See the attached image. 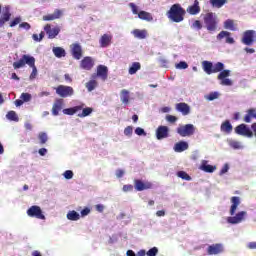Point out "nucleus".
<instances>
[{"instance_id":"1","label":"nucleus","mask_w":256,"mask_h":256,"mask_svg":"<svg viewBox=\"0 0 256 256\" xmlns=\"http://www.w3.org/2000/svg\"><path fill=\"white\" fill-rule=\"evenodd\" d=\"M26 65L32 69L29 79L30 81H33V79L37 78V66H35V57L27 54L22 55L18 61L13 62V69H21Z\"/></svg>"},{"instance_id":"2","label":"nucleus","mask_w":256,"mask_h":256,"mask_svg":"<svg viewBox=\"0 0 256 256\" xmlns=\"http://www.w3.org/2000/svg\"><path fill=\"white\" fill-rule=\"evenodd\" d=\"M186 14L187 11H185L179 3L173 4L169 11L166 12V16L170 21H173V23H181V21H184Z\"/></svg>"},{"instance_id":"3","label":"nucleus","mask_w":256,"mask_h":256,"mask_svg":"<svg viewBox=\"0 0 256 256\" xmlns=\"http://www.w3.org/2000/svg\"><path fill=\"white\" fill-rule=\"evenodd\" d=\"M202 68L207 75H213V73L223 71V69H225V64H223V62H217L213 65V62L205 60L202 62Z\"/></svg>"},{"instance_id":"4","label":"nucleus","mask_w":256,"mask_h":256,"mask_svg":"<svg viewBox=\"0 0 256 256\" xmlns=\"http://www.w3.org/2000/svg\"><path fill=\"white\" fill-rule=\"evenodd\" d=\"M241 43L243 45H247L248 47H251L253 43H256V31L255 30H246L243 33Z\"/></svg>"},{"instance_id":"5","label":"nucleus","mask_w":256,"mask_h":256,"mask_svg":"<svg viewBox=\"0 0 256 256\" xmlns=\"http://www.w3.org/2000/svg\"><path fill=\"white\" fill-rule=\"evenodd\" d=\"M204 23L208 31H215V29H217V20L215 19V13H206L204 16Z\"/></svg>"},{"instance_id":"6","label":"nucleus","mask_w":256,"mask_h":256,"mask_svg":"<svg viewBox=\"0 0 256 256\" xmlns=\"http://www.w3.org/2000/svg\"><path fill=\"white\" fill-rule=\"evenodd\" d=\"M177 133L180 137H191L195 134V126L193 124H186L177 128Z\"/></svg>"},{"instance_id":"7","label":"nucleus","mask_w":256,"mask_h":256,"mask_svg":"<svg viewBox=\"0 0 256 256\" xmlns=\"http://www.w3.org/2000/svg\"><path fill=\"white\" fill-rule=\"evenodd\" d=\"M56 93L57 95H59V97H62L63 99H65L67 97L73 96V94L75 93V90H73V87L71 86L59 85L56 88Z\"/></svg>"},{"instance_id":"8","label":"nucleus","mask_w":256,"mask_h":256,"mask_svg":"<svg viewBox=\"0 0 256 256\" xmlns=\"http://www.w3.org/2000/svg\"><path fill=\"white\" fill-rule=\"evenodd\" d=\"M28 217H35L36 219H41L42 221H45V214H43V210H41V207L34 205L31 206L27 210Z\"/></svg>"},{"instance_id":"9","label":"nucleus","mask_w":256,"mask_h":256,"mask_svg":"<svg viewBox=\"0 0 256 256\" xmlns=\"http://www.w3.org/2000/svg\"><path fill=\"white\" fill-rule=\"evenodd\" d=\"M235 133L237 135H241L242 137H253V131L249 127H247V124H240L235 127Z\"/></svg>"},{"instance_id":"10","label":"nucleus","mask_w":256,"mask_h":256,"mask_svg":"<svg viewBox=\"0 0 256 256\" xmlns=\"http://www.w3.org/2000/svg\"><path fill=\"white\" fill-rule=\"evenodd\" d=\"M134 188L136 191H147V189H153V183L141 179H134Z\"/></svg>"},{"instance_id":"11","label":"nucleus","mask_w":256,"mask_h":256,"mask_svg":"<svg viewBox=\"0 0 256 256\" xmlns=\"http://www.w3.org/2000/svg\"><path fill=\"white\" fill-rule=\"evenodd\" d=\"M109 76V68L105 65H98L96 74L92 75V79H96L100 77L102 81H107V77Z\"/></svg>"},{"instance_id":"12","label":"nucleus","mask_w":256,"mask_h":256,"mask_svg":"<svg viewBox=\"0 0 256 256\" xmlns=\"http://www.w3.org/2000/svg\"><path fill=\"white\" fill-rule=\"evenodd\" d=\"M246 216H247L246 211H240L235 216L228 217L227 221L231 225H237L239 223H242L245 220Z\"/></svg>"},{"instance_id":"13","label":"nucleus","mask_w":256,"mask_h":256,"mask_svg":"<svg viewBox=\"0 0 256 256\" xmlns=\"http://www.w3.org/2000/svg\"><path fill=\"white\" fill-rule=\"evenodd\" d=\"M95 67V60L91 56L84 57L80 62V68L84 71H91Z\"/></svg>"},{"instance_id":"14","label":"nucleus","mask_w":256,"mask_h":256,"mask_svg":"<svg viewBox=\"0 0 256 256\" xmlns=\"http://www.w3.org/2000/svg\"><path fill=\"white\" fill-rule=\"evenodd\" d=\"M71 54L74 59L79 61L83 57V48L79 43H74L70 46Z\"/></svg>"},{"instance_id":"15","label":"nucleus","mask_w":256,"mask_h":256,"mask_svg":"<svg viewBox=\"0 0 256 256\" xmlns=\"http://www.w3.org/2000/svg\"><path fill=\"white\" fill-rule=\"evenodd\" d=\"M44 31H45L46 35H48V39H55V37H57V35H59V33H61V28H59V27L51 28V25L47 24L44 27Z\"/></svg>"},{"instance_id":"16","label":"nucleus","mask_w":256,"mask_h":256,"mask_svg":"<svg viewBox=\"0 0 256 256\" xmlns=\"http://www.w3.org/2000/svg\"><path fill=\"white\" fill-rule=\"evenodd\" d=\"M169 137V127L167 126H159L156 129V139L161 141V139H167Z\"/></svg>"},{"instance_id":"17","label":"nucleus","mask_w":256,"mask_h":256,"mask_svg":"<svg viewBox=\"0 0 256 256\" xmlns=\"http://www.w3.org/2000/svg\"><path fill=\"white\" fill-rule=\"evenodd\" d=\"M186 12L189 15H199V13H201L199 0H194V3L187 7Z\"/></svg>"},{"instance_id":"18","label":"nucleus","mask_w":256,"mask_h":256,"mask_svg":"<svg viewBox=\"0 0 256 256\" xmlns=\"http://www.w3.org/2000/svg\"><path fill=\"white\" fill-rule=\"evenodd\" d=\"M223 253V244H212L207 248L208 255H219Z\"/></svg>"},{"instance_id":"19","label":"nucleus","mask_w":256,"mask_h":256,"mask_svg":"<svg viewBox=\"0 0 256 256\" xmlns=\"http://www.w3.org/2000/svg\"><path fill=\"white\" fill-rule=\"evenodd\" d=\"M222 39H226V43H228L229 45H233V43H235V39L231 37V32L221 31L217 35V40L221 41Z\"/></svg>"},{"instance_id":"20","label":"nucleus","mask_w":256,"mask_h":256,"mask_svg":"<svg viewBox=\"0 0 256 256\" xmlns=\"http://www.w3.org/2000/svg\"><path fill=\"white\" fill-rule=\"evenodd\" d=\"M63 105H64L63 99L59 98L55 100L52 106V115H54V117H57V115H59V111L63 109Z\"/></svg>"},{"instance_id":"21","label":"nucleus","mask_w":256,"mask_h":256,"mask_svg":"<svg viewBox=\"0 0 256 256\" xmlns=\"http://www.w3.org/2000/svg\"><path fill=\"white\" fill-rule=\"evenodd\" d=\"M199 169L204 173H214L217 170V166L210 165L207 160H203Z\"/></svg>"},{"instance_id":"22","label":"nucleus","mask_w":256,"mask_h":256,"mask_svg":"<svg viewBox=\"0 0 256 256\" xmlns=\"http://www.w3.org/2000/svg\"><path fill=\"white\" fill-rule=\"evenodd\" d=\"M232 205L230 207V215H235V211H237V208L239 205H241V198L239 196H233L230 199Z\"/></svg>"},{"instance_id":"23","label":"nucleus","mask_w":256,"mask_h":256,"mask_svg":"<svg viewBox=\"0 0 256 256\" xmlns=\"http://www.w3.org/2000/svg\"><path fill=\"white\" fill-rule=\"evenodd\" d=\"M176 109L179 111V113H182V115H189L191 113V107L188 106L185 102H180L176 104Z\"/></svg>"},{"instance_id":"24","label":"nucleus","mask_w":256,"mask_h":256,"mask_svg":"<svg viewBox=\"0 0 256 256\" xmlns=\"http://www.w3.org/2000/svg\"><path fill=\"white\" fill-rule=\"evenodd\" d=\"M187 149H189V144L185 141L177 142L174 145V151L176 153H183V151H187Z\"/></svg>"},{"instance_id":"25","label":"nucleus","mask_w":256,"mask_h":256,"mask_svg":"<svg viewBox=\"0 0 256 256\" xmlns=\"http://www.w3.org/2000/svg\"><path fill=\"white\" fill-rule=\"evenodd\" d=\"M113 40V36L109 34H104L101 36L99 43L101 47H109L111 45V41Z\"/></svg>"},{"instance_id":"26","label":"nucleus","mask_w":256,"mask_h":256,"mask_svg":"<svg viewBox=\"0 0 256 256\" xmlns=\"http://www.w3.org/2000/svg\"><path fill=\"white\" fill-rule=\"evenodd\" d=\"M220 130L222 131V133H226L227 135H229V133L233 131V125H231V122L229 120H225L221 124Z\"/></svg>"},{"instance_id":"27","label":"nucleus","mask_w":256,"mask_h":256,"mask_svg":"<svg viewBox=\"0 0 256 256\" xmlns=\"http://www.w3.org/2000/svg\"><path fill=\"white\" fill-rule=\"evenodd\" d=\"M61 10H55L53 14H48L43 16V21H55V19H59L61 17Z\"/></svg>"},{"instance_id":"28","label":"nucleus","mask_w":256,"mask_h":256,"mask_svg":"<svg viewBox=\"0 0 256 256\" xmlns=\"http://www.w3.org/2000/svg\"><path fill=\"white\" fill-rule=\"evenodd\" d=\"M251 119H256V109L251 108L247 110V114L244 116L245 123H251Z\"/></svg>"},{"instance_id":"29","label":"nucleus","mask_w":256,"mask_h":256,"mask_svg":"<svg viewBox=\"0 0 256 256\" xmlns=\"http://www.w3.org/2000/svg\"><path fill=\"white\" fill-rule=\"evenodd\" d=\"M138 17L142 20V21H148L149 23L151 21H153V15L147 11H140L138 13Z\"/></svg>"},{"instance_id":"30","label":"nucleus","mask_w":256,"mask_h":256,"mask_svg":"<svg viewBox=\"0 0 256 256\" xmlns=\"http://www.w3.org/2000/svg\"><path fill=\"white\" fill-rule=\"evenodd\" d=\"M133 35L136 37V39H146L147 30L135 29L133 30Z\"/></svg>"},{"instance_id":"31","label":"nucleus","mask_w":256,"mask_h":256,"mask_svg":"<svg viewBox=\"0 0 256 256\" xmlns=\"http://www.w3.org/2000/svg\"><path fill=\"white\" fill-rule=\"evenodd\" d=\"M52 51L55 57H57L58 59H61V57H65V55H67V52H65V49L61 47H54Z\"/></svg>"},{"instance_id":"32","label":"nucleus","mask_w":256,"mask_h":256,"mask_svg":"<svg viewBox=\"0 0 256 256\" xmlns=\"http://www.w3.org/2000/svg\"><path fill=\"white\" fill-rule=\"evenodd\" d=\"M140 69H141V63L134 62L129 67L128 73H129V75H135V73H137V71H140Z\"/></svg>"},{"instance_id":"33","label":"nucleus","mask_w":256,"mask_h":256,"mask_svg":"<svg viewBox=\"0 0 256 256\" xmlns=\"http://www.w3.org/2000/svg\"><path fill=\"white\" fill-rule=\"evenodd\" d=\"M67 219L69 221H79L81 219V216L79 215V213H77V211L72 210L67 213Z\"/></svg>"},{"instance_id":"34","label":"nucleus","mask_w":256,"mask_h":256,"mask_svg":"<svg viewBox=\"0 0 256 256\" xmlns=\"http://www.w3.org/2000/svg\"><path fill=\"white\" fill-rule=\"evenodd\" d=\"M97 85H99L97 83V80H95V78H93L92 80L88 81L86 83V89H88V91H95V89H97Z\"/></svg>"},{"instance_id":"35","label":"nucleus","mask_w":256,"mask_h":256,"mask_svg":"<svg viewBox=\"0 0 256 256\" xmlns=\"http://www.w3.org/2000/svg\"><path fill=\"white\" fill-rule=\"evenodd\" d=\"M225 3H227V0H210V5L216 7V9H221Z\"/></svg>"},{"instance_id":"36","label":"nucleus","mask_w":256,"mask_h":256,"mask_svg":"<svg viewBox=\"0 0 256 256\" xmlns=\"http://www.w3.org/2000/svg\"><path fill=\"white\" fill-rule=\"evenodd\" d=\"M225 29H229L230 31H237V28L235 27V22L231 19H228L224 22Z\"/></svg>"},{"instance_id":"37","label":"nucleus","mask_w":256,"mask_h":256,"mask_svg":"<svg viewBox=\"0 0 256 256\" xmlns=\"http://www.w3.org/2000/svg\"><path fill=\"white\" fill-rule=\"evenodd\" d=\"M121 101L125 103V105L129 104V92L126 89L121 90Z\"/></svg>"},{"instance_id":"38","label":"nucleus","mask_w":256,"mask_h":256,"mask_svg":"<svg viewBox=\"0 0 256 256\" xmlns=\"http://www.w3.org/2000/svg\"><path fill=\"white\" fill-rule=\"evenodd\" d=\"M91 113H93V108L91 107H84L82 109V113L78 114V117L83 118V117H89V115H91Z\"/></svg>"},{"instance_id":"39","label":"nucleus","mask_w":256,"mask_h":256,"mask_svg":"<svg viewBox=\"0 0 256 256\" xmlns=\"http://www.w3.org/2000/svg\"><path fill=\"white\" fill-rule=\"evenodd\" d=\"M231 75V70H221L219 75L217 76V79L219 81L226 79V77H230Z\"/></svg>"},{"instance_id":"40","label":"nucleus","mask_w":256,"mask_h":256,"mask_svg":"<svg viewBox=\"0 0 256 256\" xmlns=\"http://www.w3.org/2000/svg\"><path fill=\"white\" fill-rule=\"evenodd\" d=\"M38 139L41 145H45V143H47V141L49 140V138L47 137V133L45 132L39 133Z\"/></svg>"},{"instance_id":"41","label":"nucleus","mask_w":256,"mask_h":256,"mask_svg":"<svg viewBox=\"0 0 256 256\" xmlns=\"http://www.w3.org/2000/svg\"><path fill=\"white\" fill-rule=\"evenodd\" d=\"M6 117L9 121H19V117H17V113L15 111H9Z\"/></svg>"},{"instance_id":"42","label":"nucleus","mask_w":256,"mask_h":256,"mask_svg":"<svg viewBox=\"0 0 256 256\" xmlns=\"http://www.w3.org/2000/svg\"><path fill=\"white\" fill-rule=\"evenodd\" d=\"M177 176L180 177V179H184V181H191V176L185 171L177 172Z\"/></svg>"},{"instance_id":"43","label":"nucleus","mask_w":256,"mask_h":256,"mask_svg":"<svg viewBox=\"0 0 256 256\" xmlns=\"http://www.w3.org/2000/svg\"><path fill=\"white\" fill-rule=\"evenodd\" d=\"M219 98V93L217 92H211L209 93L207 96H206V99L208 101H215V99H218Z\"/></svg>"},{"instance_id":"44","label":"nucleus","mask_w":256,"mask_h":256,"mask_svg":"<svg viewBox=\"0 0 256 256\" xmlns=\"http://www.w3.org/2000/svg\"><path fill=\"white\" fill-rule=\"evenodd\" d=\"M229 145L232 147V149H241V142L239 141L232 140L230 141Z\"/></svg>"},{"instance_id":"45","label":"nucleus","mask_w":256,"mask_h":256,"mask_svg":"<svg viewBox=\"0 0 256 256\" xmlns=\"http://www.w3.org/2000/svg\"><path fill=\"white\" fill-rule=\"evenodd\" d=\"M124 135H126V137H131L133 135V126H127L124 129Z\"/></svg>"},{"instance_id":"46","label":"nucleus","mask_w":256,"mask_h":256,"mask_svg":"<svg viewBox=\"0 0 256 256\" xmlns=\"http://www.w3.org/2000/svg\"><path fill=\"white\" fill-rule=\"evenodd\" d=\"M157 253H159V249L157 247L151 248L146 255L147 256H157Z\"/></svg>"},{"instance_id":"47","label":"nucleus","mask_w":256,"mask_h":256,"mask_svg":"<svg viewBox=\"0 0 256 256\" xmlns=\"http://www.w3.org/2000/svg\"><path fill=\"white\" fill-rule=\"evenodd\" d=\"M20 98L22 99L23 102L27 103V102L31 101V94L22 93Z\"/></svg>"},{"instance_id":"48","label":"nucleus","mask_w":256,"mask_h":256,"mask_svg":"<svg viewBox=\"0 0 256 256\" xmlns=\"http://www.w3.org/2000/svg\"><path fill=\"white\" fill-rule=\"evenodd\" d=\"M221 81V85H224L226 87H231V85H233V81H231V79L229 78H224Z\"/></svg>"},{"instance_id":"49","label":"nucleus","mask_w":256,"mask_h":256,"mask_svg":"<svg viewBox=\"0 0 256 256\" xmlns=\"http://www.w3.org/2000/svg\"><path fill=\"white\" fill-rule=\"evenodd\" d=\"M192 27H193V29H198V31H199V30L203 29V24H201V21L195 20L192 24Z\"/></svg>"},{"instance_id":"50","label":"nucleus","mask_w":256,"mask_h":256,"mask_svg":"<svg viewBox=\"0 0 256 256\" xmlns=\"http://www.w3.org/2000/svg\"><path fill=\"white\" fill-rule=\"evenodd\" d=\"M129 7L131 8L133 15H139V8L135 3H130Z\"/></svg>"},{"instance_id":"51","label":"nucleus","mask_w":256,"mask_h":256,"mask_svg":"<svg viewBox=\"0 0 256 256\" xmlns=\"http://www.w3.org/2000/svg\"><path fill=\"white\" fill-rule=\"evenodd\" d=\"M166 121L168 123H177L178 118L176 116H174V115H167L166 116Z\"/></svg>"},{"instance_id":"52","label":"nucleus","mask_w":256,"mask_h":256,"mask_svg":"<svg viewBox=\"0 0 256 256\" xmlns=\"http://www.w3.org/2000/svg\"><path fill=\"white\" fill-rule=\"evenodd\" d=\"M189 67V64L185 61H181L178 64H176V69H187Z\"/></svg>"},{"instance_id":"53","label":"nucleus","mask_w":256,"mask_h":256,"mask_svg":"<svg viewBox=\"0 0 256 256\" xmlns=\"http://www.w3.org/2000/svg\"><path fill=\"white\" fill-rule=\"evenodd\" d=\"M20 29H25L26 31H29L31 29V24L28 22H22L19 24Z\"/></svg>"},{"instance_id":"54","label":"nucleus","mask_w":256,"mask_h":256,"mask_svg":"<svg viewBox=\"0 0 256 256\" xmlns=\"http://www.w3.org/2000/svg\"><path fill=\"white\" fill-rule=\"evenodd\" d=\"M64 115H75V110L74 108H66L63 110Z\"/></svg>"},{"instance_id":"55","label":"nucleus","mask_w":256,"mask_h":256,"mask_svg":"<svg viewBox=\"0 0 256 256\" xmlns=\"http://www.w3.org/2000/svg\"><path fill=\"white\" fill-rule=\"evenodd\" d=\"M21 23V17H16L13 21L10 22V27H15Z\"/></svg>"},{"instance_id":"56","label":"nucleus","mask_w":256,"mask_h":256,"mask_svg":"<svg viewBox=\"0 0 256 256\" xmlns=\"http://www.w3.org/2000/svg\"><path fill=\"white\" fill-rule=\"evenodd\" d=\"M64 177H65V179H73V171H71V170H66V171L64 172Z\"/></svg>"},{"instance_id":"57","label":"nucleus","mask_w":256,"mask_h":256,"mask_svg":"<svg viewBox=\"0 0 256 256\" xmlns=\"http://www.w3.org/2000/svg\"><path fill=\"white\" fill-rule=\"evenodd\" d=\"M135 133H136V135H139V136H141V135H147V133H145V130H144L143 128H141V127H137V128L135 129Z\"/></svg>"},{"instance_id":"58","label":"nucleus","mask_w":256,"mask_h":256,"mask_svg":"<svg viewBox=\"0 0 256 256\" xmlns=\"http://www.w3.org/2000/svg\"><path fill=\"white\" fill-rule=\"evenodd\" d=\"M80 213H81L82 217H87V215H89V213H91V209L84 208Z\"/></svg>"},{"instance_id":"59","label":"nucleus","mask_w":256,"mask_h":256,"mask_svg":"<svg viewBox=\"0 0 256 256\" xmlns=\"http://www.w3.org/2000/svg\"><path fill=\"white\" fill-rule=\"evenodd\" d=\"M1 18L7 22V21H9V19H11V13L5 12L2 14Z\"/></svg>"},{"instance_id":"60","label":"nucleus","mask_w":256,"mask_h":256,"mask_svg":"<svg viewBox=\"0 0 256 256\" xmlns=\"http://www.w3.org/2000/svg\"><path fill=\"white\" fill-rule=\"evenodd\" d=\"M85 107V104H81V105H78V106H74L73 109H74V113H78V111H83V108Z\"/></svg>"},{"instance_id":"61","label":"nucleus","mask_w":256,"mask_h":256,"mask_svg":"<svg viewBox=\"0 0 256 256\" xmlns=\"http://www.w3.org/2000/svg\"><path fill=\"white\" fill-rule=\"evenodd\" d=\"M124 175H125V171L124 170H121V169L116 170V177L118 179H121V177H123Z\"/></svg>"},{"instance_id":"62","label":"nucleus","mask_w":256,"mask_h":256,"mask_svg":"<svg viewBox=\"0 0 256 256\" xmlns=\"http://www.w3.org/2000/svg\"><path fill=\"white\" fill-rule=\"evenodd\" d=\"M123 191L127 193L128 191H133V185L128 184L123 186Z\"/></svg>"},{"instance_id":"63","label":"nucleus","mask_w":256,"mask_h":256,"mask_svg":"<svg viewBox=\"0 0 256 256\" xmlns=\"http://www.w3.org/2000/svg\"><path fill=\"white\" fill-rule=\"evenodd\" d=\"M229 171V165L225 164L223 168L220 170V175H225Z\"/></svg>"},{"instance_id":"64","label":"nucleus","mask_w":256,"mask_h":256,"mask_svg":"<svg viewBox=\"0 0 256 256\" xmlns=\"http://www.w3.org/2000/svg\"><path fill=\"white\" fill-rule=\"evenodd\" d=\"M248 248H249V249H256V242H250V243L248 244Z\"/></svg>"}]
</instances>
